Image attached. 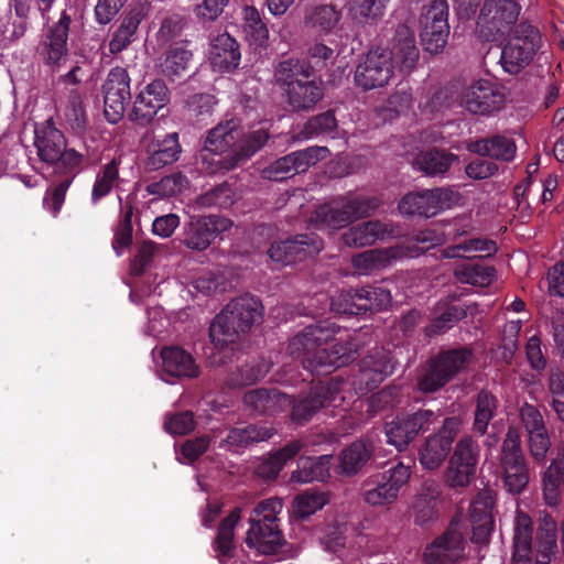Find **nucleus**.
Listing matches in <instances>:
<instances>
[{"label":"nucleus","instance_id":"obj_1","mask_svg":"<svg viewBox=\"0 0 564 564\" xmlns=\"http://www.w3.org/2000/svg\"><path fill=\"white\" fill-rule=\"evenodd\" d=\"M395 368L390 351L378 349L364 357L359 364L358 375L352 381L332 378L312 387L310 393L299 401L292 400L278 390L256 389L247 392L245 405L256 413H270L292 408V419L299 423L308 421L324 406L339 408L351 400V390L362 394L377 388Z\"/></svg>","mask_w":564,"mask_h":564},{"label":"nucleus","instance_id":"obj_2","mask_svg":"<svg viewBox=\"0 0 564 564\" xmlns=\"http://www.w3.org/2000/svg\"><path fill=\"white\" fill-rule=\"evenodd\" d=\"M419 59L413 32L406 26L397 30L390 50L377 47L367 53L355 72V83L364 89L386 86L393 75L394 65L402 73H410Z\"/></svg>","mask_w":564,"mask_h":564},{"label":"nucleus","instance_id":"obj_3","mask_svg":"<svg viewBox=\"0 0 564 564\" xmlns=\"http://www.w3.org/2000/svg\"><path fill=\"white\" fill-rule=\"evenodd\" d=\"M336 328L328 321H321L305 327L289 343L290 355L302 361L304 368L319 371L322 368H338L354 359L357 345L350 341L336 343L329 348L322 347L333 338Z\"/></svg>","mask_w":564,"mask_h":564},{"label":"nucleus","instance_id":"obj_4","mask_svg":"<svg viewBox=\"0 0 564 564\" xmlns=\"http://www.w3.org/2000/svg\"><path fill=\"white\" fill-rule=\"evenodd\" d=\"M284 501L279 497H270L259 501L249 518L246 544L258 553L278 554L284 545L280 529Z\"/></svg>","mask_w":564,"mask_h":564},{"label":"nucleus","instance_id":"obj_5","mask_svg":"<svg viewBox=\"0 0 564 564\" xmlns=\"http://www.w3.org/2000/svg\"><path fill=\"white\" fill-rule=\"evenodd\" d=\"M268 139V130L263 127L252 130L241 138L238 121L229 119L218 123L208 132L204 150L221 154L234 148L235 162H237L250 158L265 144ZM235 164L231 163L230 167Z\"/></svg>","mask_w":564,"mask_h":564},{"label":"nucleus","instance_id":"obj_6","mask_svg":"<svg viewBox=\"0 0 564 564\" xmlns=\"http://www.w3.org/2000/svg\"><path fill=\"white\" fill-rule=\"evenodd\" d=\"M34 145L40 160L54 166L56 173L73 174L80 170L84 155L66 147L64 134L52 120L35 124Z\"/></svg>","mask_w":564,"mask_h":564},{"label":"nucleus","instance_id":"obj_7","mask_svg":"<svg viewBox=\"0 0 564 564\" xmlns=\"http://www.w3.org/2000/svg\"><path fill=\"white\" fill-rule=\"evenodd\" d=\"M545 48V41L540 30L528 22L517 24L510 32L501 50L500 63L509 74H518L530 65L538 54Z\"/></svg>","mask_w":564,"mask_h":564},{"label":"nucleus","instance_id":"obj_8","mask_svg":"<svg viewBox=\"0 0 564 564\" xmlns=\"http://www.w3.org/2000/svg\"><path fill=\"white\" fill-rule=\"evenodd\" d=\"M378 205L373 197L340 196L321 205L310 221L318 229H340L356 218L368 216Z\"/></svg>","mask_w":564,"mask_h":564},{"label":"nucleus","instance_id":"obj_9","mask_svg":"<svg viewBox=\"0 0 564 564\" xmlns=\"http://www.w3.org/2000/svg\"><path fill=\"white\" fill-rule=\"evenodd\" d=\"M412 475L410 465L398 463L392 468L371 477L364 486V500L372 507L392 505Z\"/></svg>","mask_w":564,"mask_h":564},{"label":"nucleus","instance_id":"obj_10","mask_svg":"<svg viewBox=\"0 0 564 564\" xmlns=\"http://www.w3.org/2000/svg\"><path fill=\"white\" fill-rule=\"evenodd\" d=\"M518 0H486L477 18L476 31L486 41L503 35L519 18Z\"/></svg>","mask_w":564,"mask_h":564},{"label":"nucleus","instance_id":"obj_11","mask_svg":"<svg viewBox=\"0 0 564 564\" xmlns=\"http://www.w3.org/2000/svg\"><path fill=\"white\" fill-rule=\"evenodd\" d=\"M471 360V351L467 348L446 350L431 360L419 379V388L423 392H434L445 386L457 372Z\"/></svg>","mask_w":564,"mask_h":564},{"label":"nucleus","instance_id":"obj_12","mask_svg":"<svg viewBox=\"0 0 564 564\" xmlns=\"http://www.w3.org/2000/svg\"><path fill=\"white\" fill-rule=\"evenodd\" d=\"M460 196L451 188H433L404 195L399 203L403 216L434 217L456 205Z\"/></svg>","mask_w":564,"mask_h":564},{"label":"nucleus","instance_id":"obj_13","mask_svg":"<svg viewBox=\"0 0 564 564\" xmlns=\"http://www.w3.org/2000/svg\"><path fill=\"white\" fill-rule=\"evenodd\" d=\"M420 28L424 50L432 54L442 52L449 35L447 2L434 0L425 6L420 18Z\"/></svg>","mask_w":564,"mask_h":564},{"label":"nucleus","instance_id":"obj_14","mask_svg":"<svg viewBox=\"0 0 564 564\" xmlns=\"http://www.w3.org/2000/svg\"><path fill=\"white\" fill-rule=\"evenodd\" d=\"M501 468L507 491L520 494L529 482V470L520 448V434L514 427L508 430L503 442Z\"/></svg>","mask_w":564,"mask_h":564},{"label":"nucleus","instance_id":"obj_15","mask_svg":"<svg viewBox=\"0 0 564 564\" xmlns=\"http://www.w3.org/2000/svg\"><path fill=\"white\" fill-rule=\"evenodd\" d=\"M437 419L432 410H420L414 413L397 415L384 425L387 443L399 452L408 448L420 432L426 431Z\"/></svg>","mask_w":564,"mask_h":564},{"label":"nucleus","instance_id":"obj_16","mask_svg":"<svg viewBox=\"0 0 564 564\" xmlns=\"http://www.w3.org/2000/svg\"><path fill=\"white\" fill-rule=\"evenodd\" d=\"M479 458L477 443L470 437L462 438L455 446L445 470V481L451 488L469 486L476 475Z\"/></svg>","mask_w":564,"mask_h":564},{"label":"nucleus","instance_id":"obj_17","mask_svg":"<svg viewBox=\"0 0 564 564\" xmlns=\"http://www.w3.org/2000/svg\"><path fill=\"white\" fill-rule=\"evenodd\" d=\"M466 527L455 518L447 530L431 543L424 552L427 564H454L465 554Z\"/></svg>","mask_w":564,"mask_h":564},{"label":"nucleus","instance_id":"obj_18","mask_svg":"<svg viewBox=\"0 0 564 564\" xmlns=\"http://www.w3.org/2000/svg\"><path fill=\"white\" fill-rule=\"evenodd\" d=\"M460 425L458 417H447L441 430L425 440L419 451V460L424 469L435 470L443 464Z\"/></svg>","mask_w":564,"mask_h":564},{"label":"nucleus","instance_id":"obj_19","mask_svg":"<svg viewBox=\"0 0 564 564\" xmlns=\"http://www.w3.org/2000/svg\"><path fill=\"white\" fill-rule=\"evenodd\" d=\"M325 147H311L280 158L262 170V176L271 181H283L297 173H303L310 166L328 156Z\"/></svg>","mask_w":564,"mask_h":564},{"label":"nucleus","instance_id":"obj_20","mask_svg":"<svg viewBox=\"0 0 564 564\" xmlns=\"http://www.w3.org/2000/svg\"><path fill=\"white\" fill-rule=\"evenodd\" d=\"M72 18L66 10L62 11L58 21L48 25L42 34L39 54L43 62L52 67H59L68 55L67 40Z\"/></svg>","mask_w":564,"mask_h":564},{"label":"nucleus","instance_id":"obj_21","mask_svg":"<svg viewBox=\"0 0 564 564\" xmlns=\"http://www.w3.org/2000/svg\"><path fill=\"white\" fill-rule=\"evenodd\" d=\"M460 104L470 113L487 116L501 109L505 94L494 82L478 79L464 89Z\"/></svg>","mask_w":564,"mask_h":564},{"label":"nucleus","instance_id":"obj_22","mask_svg":"<svg viewBox=\"0 0 564 564\" xmlns=\"http://www.w3.org/2000/svg\"><path fill=\"white\" fill-rule=\"evenodd\" d=\"M105 117L110 123H117L124 115L131 99L130 77L124 68L111 69L102 86Z\"/></svg>","mask_w":564,"mask_h":564},{"label":"nucleus","instance_id":"obj_23","mask_svg":"<svg viewBox=\"0 0 564 564\" xmlns=\"http://www.w3.org/2000/svg\"><path fill=\"white\" fill-rule=\"evenodd\" d=\"M420 250L410 246H393L390 248L372 249L352 257L351 264L358 275H370L376 271L392 265L404 258H415Z\"/></svg>","mask_w":564,"mask_h":564},{"label":"nucleus","instance_id":"obj_24","mask_svg":"<svg viewBox=\"0 0 564 564\" xmlns=\"http://www.w3.org/2000/svg\"><path fill=\"white\" fill-rule=\"evenodd\" d=\"M322 249L323 241L319 237L310 234L275 242L268 250V254L272 261L286 265L308 257H314Z\"/></svg>","mask_w":564,"mask_h":564},{"label":"nucleus","instance_id":"obj_25","mask_svg":"<svg viewBox=\"0 0 564 564\" xmlns=\"http://www.w3.org/2000/svg\"><path fill=\"white\" fill-rule=\"evenodd\" d=\"M170 100L169 89L163 80L155 79L145 85L137 95L130 119L148 124Z\"/></svg>","mask_w":564,"mask_h":564},{"label":"nucleus","instance_id":"obj_26","mask_svg":"<svg viewBox=\"0 0 564 564\" xmlns=\"http://www.w3.org/2000/svg\"><path fill=\"white\" fill-rule=\"evenodd\" d=\"M154 360L158 376L166 382L174 378H194L199 373L193 357L180 347L163 348Z\"/></svg>","mask_w":564,"mask_h":564},{"label":"nucleus","instance_id":"obj_27","mask_svg":"<svg viewBox=\"0 0 564 564\" xmlns=\"http://www.w3.org/2000/svg\"><path fill=\"white\" fill-rule=\"evenodd\" d=\"M442 501V487L433 479L425 480L416 494L412 514L414 522L424 525L435 521L438 517V506Z\"/></svg>","mask_w":564,"mask_h":564},{"label":"nucleus","instance_id":"obj_28","mask_svg":"<svg viewBox=\"0 0 564 564\" xmlns=\"http://www.w3.org/2000/svg\"><path fill=\"white\" fill-rule=\"evenodd\" d=\"M494 497L490 490L479 492L470 505V522L473 525L471 540L486 543L491 533Z\"/></svg>","mask_w":564,"mask_h":564},{"label":"nucleus","instance_id":"obj_29","mask_svg":"<svg viewBox=\"0 0 564 564\" xmlns=\"http://www.w3.org/2000/svg\"><path fill=\"white\" fill-rule=\"evenodd\" d=\"M243 330L259 324L262 319L263 306L253 295H242L230 301L223 310Z\"/></svg>","mask_w":564,"mask_h":564},{"label":"nucleus","instance_id":"obj_30","mask_svg":"<svg viewBox=\"0 0 564 564\" xmlns=\"http://www.w3.org/2000/svg\"><path fill=\"white\" fill-rule=\"evenodd\" d=\"M240 57L239 46L228 33H221L212 40L209 62L215 70L235 69L239 65Z\"/></svg>","mask_w":564,"mask_h":564},{"label":"nucleus","instance_id":"obj_31","mask_svg":"<svg viewBox=\"0 0 564 564\" xmlns=\"http://www.w3.org/2000/svg\"><path fill=\"white\" fill-rule=\"evenodd\" d=\"M394 232L391 225L379 220H369L349 228L343 235V242L348 247L371 246L377 240L392 236Z\"/></svg>","mask_w":564,"mask_h":564},{"label":"nucleus","instance_id":"obj_32","mask_svg":"<svg viewBox=\"0 0 564 564\" xmlns=\"http://www.w3.org/2000/svg\"><path fill=\"white\" fill-rule=\"evenodd\" d=\"M241 518V509L235 508L220 523L214 542V551L221 564H237L232 560L235 551L234 530Z\"/></svg>","mask_w":564,"mask_h":564},{"label":"nucleus","instance_id":"obj_33","mask_svg":"<svg viewBox=\"0 0 564 564\" xmlns=\"http://www.w3.org/2000/svg\"><path fill=\"white\" fill-rule=\"evenodd\" d=\"M181 152L178 134L175 132L166 134L163 139L154 140L149 147L147 166L150 170H160L177 161Z\"/></svg>","mask_w":564,"mask_h":564},{"label":"nucleus","instance_id":"obj_34","mask_svg":"<svg viewBox=\"0 0 564 564\" xmlns=\"http://www.w3.org/2000/svg\"><path fill=\"white\" fill-rule=\"evenodd\" d=\"M144 14V8L142 6H135L122 17L120 25L113 32L109 42V51L111 54L122 52L132 43Z\"/></svg>","mask_w":564,"mask_h":564},{"label":"nucleus","instance_id":"obj_35","mask_svg":"<svg viewBox=\"0 0 564 564\" xmlns=\"http://www.w3.org/2000/svg\"><path fill=\"white\" fill-rule=\"evenodd\" d=\"M332 455H322L317 458L301 457L297 469L291 474L290 480L296 484L323 481L329 476Z\"/></svg>","mask_w":564,"mask_h":564},{"label":"nucleus","instance_id":"obj_36","mask_svg":"<svg viewBox=\"0 0 564 564\" xmlns=\"http://www.w3.org/2000/svg\"><path fill=\"white\" fill-rule=\"evenodd\" d=\"M273 435V431L267 426L247 425L241 427H234L229 431L227 437L220 444L231 452H239L252 443L263 442Z\"/></svg>","mask_w":564,"mask_h":564},{"label":"nucleus","instance_id":"obj_37","mask_svg":"<svg viewBox=\"0 0 564 564\" xmlns=\"http://www.w3.org/2000/svg\"><path fill=\"white\" fill-rule=\"evenodd\" d=\"M557 524L549 514L541 518L536 534L535 564H550L557 551L556 543Z\"/></svg>","mask_w":564,"mask_h":564},{"label":"nucleus","instance_id":"obj_38","mask_svg":"<svg viewBox=\"0 0 564 564\" xmlns=\"http://www.w3.org/2000/svg\"><path fill=\"white\" fill-rule=\"evenodd\" d=\"M286 94L294 110H307L322 99L324 93L321 83L308 78L293 84Z\"/></svg>","mask_w":564,"mask_h":564},{"label":"nucleus","instance_id":"obj_39","mask_svg":"<svg viewBox=\"0 0 564 564\" xmlns=\"http://www.w3.org/2000/svg\"><path fill=\"white\" fill-rule=\"evenodd\" d=\"M468 151L489 155L497 160L511 161L514 158L517 148L513 140L505 135H495L490 139H482L468 143Z\"/></svg>","mask_w":564,"mask_h":564},{"label":"nucleus","instance_id":"obj_40","mask_svg":"<svg viewBox=\"0 0 564 564\" xmlns=\"http://www.w3.org/2000/svg\"><path fill=\"white\" fill-rule=\"evenodd\" d=\"M246 333L224 311L215 316L209 327L210 340L219 349L235 344Z\"/></svg>","mask_w":564,"mask_h":564},{"label":"nucleus","instance_id":"obj_41","mask_svg":"<svg viewBox=\"0 0 564 564\" xmlns=\"http://www.w3.org/2000/svg\"><path fill=\"white\" fill-rule=\"evenodd\" d=\"M193 58L192 51L184 43H174L169 47L163 61L160 64L164 76L174 79L182 77Z\"/></svg>","mask_w":564,"mask_h":564},{"label":"nucleus","instance_id":"obj_42","mask_svg":"<svg viewBox=\"0 0 564 564\" xmlns=\"http://www.w3.org/2000/svg\"><path fill=\"white\" fill-rule=\"evenodd\" d=\"M371 453V444L365 441L351 443L340 453L338 471L347 476L357 474L369 460Z\"/></svg>","mask_w":564,"mask_h":564},{"label":"nucleus","instance_id":"obj_43","mask_svg":"<svg viewBox=\"0 0 564 564\" xmlns=\"http://www.w3.org/2000/svg\"><path fill=\"white\" fill-rule=\"evenodd\" d=\"M302 443L299 441L286 444L283 448L263 458L257 466V474L264 479H274L286 464L292 459L301 449Z\"/></svg>","mask_w":564,"mask_h":564},{"label":"nucleus","instance_id":"obj_44","mask_svg":"<svg viewBox=\"0 0 564 564\" xmlns=\"http://www.w3.org/2000/svg\"><path fill=\"white\" fill-rule=\"evenodd\" d=\"M341 19V11L333 4H316L305 14V23L324 33L332 32Z\"/></svg>","mask_w":564,"mask_h":564},{"label":"nucleus","instance_id":"obj_45","mask_svg":"<svg viewBox=\"0 0 564 564\" xmlns=\"http://www.w3.org/2000/svg\"><path fill=\"white\" fill-rule=\"evenodd\" d=\"M389 0H349L348 14L354 21L361 24L373 23L383 14Z\"/></svg>","mask_w":564,"mask_h":564},{"label":"nucleus","instance_id":"obj_46","mask_svg":"<svg viewBox=\"0 0 564 564\" xmlns=\"http://www.w3.org/2000/svg\"><path fill=\"white\" fill-rule=\"evenodd\" d=\"M456 159L455 154L433 150L421 153L415 159L414 165L424 174L436 176L446 173Z\"/></svg>","mask_w":564,"mask_h":564},{"label":"nucleus","instance_id":"obj_47","mask_svg":"<svg viewBox=\"0 0 564 564\" xmlns=\"http://www.w3.org/2000/svg\"><path fill=\"white\" fill-rule=\"evenodd\" d=\"M455 276L460 283L484 288L495 280L496 271L480 263H464L455 269Z\"/></svg>","mask_w":564,"mask_h":564},{"label":"nucleus","instance_id":"obj_48","mask_svg":"<svg viewBox=\"0 0 564 564\" xmlns=\"http://www.w3.org/2000/svg\"><path fill=\"white\" fill-rule=\"evenodd\" d=\"M562 487H564V459L553 460L543 477L544 499L549 506L554 507L558 503Z\"/></svg>","mask_w":564,"mask_h":564},{"label":"nucleus","instance_id":"obj_49","mask_svg":"<svg viewBox=\"0 0 564 564\" xmlns=\"http://www.w3.org/2000/svg\"><path fill=\"white\" fill-rule=\"evenodd\" d=\"M358 307L362 312L387 310L392 301L389 290L381 286H364L356 290Z\"/></svg>","mask_w":564,"mask_h":564},{"label":"nucleus","instance_id":"obj_50","mask_svg":"<svg viewBox=\"0 0 564 564\" xmlns=\"http://www.w3.org/2000/svg\"><path fill=\"white\" fill-rule=\"evenodd\" d=\"M120 160L113 159L105 164L96 175V181L91 191V202L96 204L102 197L108 195L119 182Z\"/></svg>","mask_w":564,"mask_h":564},{"label":"nucleus","instance_id":"obj_51","mask_svg":"<svg viewBox=\"0 0 564 564\" xmlns=\"http://www.w3.org/2000/svg\"><path fill=\"white\" fill-rule=\"evenodd\" d=\"M497 243L494 240L486 238H473L455 246L447 247L442 251V257L446 259H453L473 253L491 256L497 251Z\"/></svg>","mask_w":564,"mask_h":564},{"label":"nucleus","instance_id":"obj_52","mask_svg":"<svg viewBox=\"0 0 564 564\" xmlns=\"http://www.w3.org/2000/svg\"><path fill=\"white\" fill-rule=\"evenodd\" d=\"M313 67L306 62L299 59H286L279 64L275 70V79L288 88L297 84L299 80L308 79L312 76Z\"/></svg>","mask_w":564,"mask_h":564},{"label":"nucleus","instance_id":"obj_53","mask_svg":"<svg viewBox=\"0 0 564 564\" xmlns=\"http://www.w3.org/2000/svg\"><path fill=\"white\" fill-rule=\"evenodd\" d=\"M212 241V234L203 216L192 217L185 228L183 243L188 249L202 251L207 249Z\"/></svg>","mask_w":564,"mask_h":564},{"label":"nucleus","instance_id":"obj_54","mask_svg":"<svg viewBox=\"0 0 564 564\" xmlns=\"http://www.w3.org/2000/svg\"><path fill=\"white\" fill-rule=\"evenodd\" d=\"M243 32L252 44L257 46L267 45L269 30L254 7H246L243 9Z\"/></svg>","mask_w":564,"mask_h":564},{"label":"nucleus","instance_id":"obj_55","mask_svg":"<svg viewBox=\"0 0 564 564\" xmlns=\"http://www.w3.org/2000/svg\"><path fill=\"white\" fill-rule=\"evenodd\" d=\"M328 499L324 492L307 490L297 495L292 503V512L299 519H306L321 510Z\"/></svg>","mask_w":564,"mask_h":564},{"label":"nucleus","instance_id":"obj_56","mask_svg":"<svg viewBox=\"0 0 564 564\" xmlns=\"http://www.w3.org/2000/svg\"><path fill=\"white\" fill-rule=\"evenodd\" d=\"M497 409L496 398L488 391H480L476 400L475 430L484 434Z\"/></svg>","mask_w":564,"mask_h":564},{"label":"nucleus","instance_id":"obj_57","mask_svg":"<svg viewBox=\"0 0 564 564\" xmlns=\"http://www.w3.org/2000/svg\"><path fill=\"white\" fill-rule=\"evenodd\" d=\"M187 185V178L180 173H175L161 178L159 182L149 184L147 192L158 197H169L181 193Z\"/></svg>","mask_w":564,"mask_h":564},{"label":"nucleus","instance_id":"obj_58","mask_svg":"<svg viewBox=\"0 0 564 564\" xmlns=\"http://www.w3.org/2000/svg\"><path fill=\"white\" fill-rule=\"evenodd\" d=\"M533 524L531 518L517 510L513 525V549L532 550Z\"/></svg>","mask_w":564,"mask_h":564},{"label":"nucleus","instance_id":"obj_59","mask_svg":"<svg viewBox=\"0 0 564 564\" xmlns=\"http://www.w3.org/2000/svg\"><path fill=\"white\" fill-rule=\"evenodd\" d=\"M162 248L153 241H143L138 247V252L131 262V272L134 275L141 274L151 267L161 256Z\"/></svg>","mask_w":564,"mask_h":564},{"label":"nucleus","instance_id":"obj_60","mask_svg":"<svg viewBox=\"0 0 564 564\" xmlns=\"http://www.w3.org/2000/svg\"><path fill=\"white\" fill-rule=\"evenodd\" d=\"M271 368V362L265 359L257 360L250 365H246L239 370V377L232 376L229 383L234 387L253 384L258 380L264 378Z\"/></svg>","mask_w":564,"mask_h":564},{"label":"nucleus","instance_id":"obj_61","mask_svg":"<svg viewBox=\"0 0 564 564\" xmlns=\"http://www.w3.org/2000/svg\"><path fill=\"white\" fill-rule=\"evenodd\" d=\"M229 0H195L193 13L199 23H210L217 20Z\"/></svg>","mask_w":564,"mask_h":564},{"label":"nucleus","instance_id":"obj_62","mask_svg":"<svg viewBox=\"0 0 564 564\" xmlns=\"http://www.w3.org/2000/svg\"><path fill=\"white\" fill-rule=\"evenodd\" d=\"M336 119L332 111L315 116L308 120L301 132V139H312L319 134L329 133L336 128Z\"/></svg>","mask_w":564,"mask_h":564},{"label":"nucleus","instance_id":"obj_63","mask_svg":"<svg viewBox=\"0 0 564 564\" xmlns=\"http://www.w3.org/2000/svg\"><path fill=\"white\" fill-rule=\"evenodd\" d=\"M443 241L444 237L442 234H438L433 229H425L406 239L400 246H410L414 250H420V252L415 256L419 257L431 247L438 246L443 243Z\"/></svg>","mask_w":564,"mask_h":564},{"label":"nucleus","instance_id":"obj_64","mask_svg":"<svg viewBox=\"0 0 564 564\" xmlns=\"http://www.w3.org/2000/svg\"><path fill=\"white\" fill-rule=\"evenodd\" d=\"M464 315L460 307L446 306L441 308V313L432 321L429 333L438 334L453 327V325Z\"/></svg>","mask_w":564,"mask_h":564}]
</instances>
